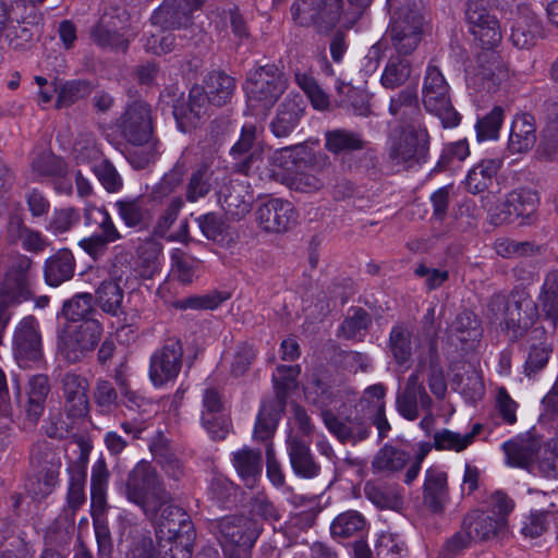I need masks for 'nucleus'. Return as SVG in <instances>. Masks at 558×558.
I'll return each instance as SVG.
<instances>
[{
  "label": "nucleus",
  "mask_w": 558,
  "mask_h": 558,
  "mask_svg": "<svg viewBox=\"0 0 558 558\" xmlns=\"http://www.w3.org/2000/svg\"><path fill=\"white\" fill-rule=\"evenodd\" d=\"M126 495L153 521L160 539L173 541L180 526L187 522V514L182 508L172 505L170 495L160 485L156 471L148 462L141 461L132 470L126 483Z\"/></svg>",
  "instance_id": "f257e3e1"
},
{
  "label": "nucleus",
  "mask_w": 558,
  "mask_h": 558,
  "mask_svg": "<svg viewBox=\"0 0 558 558\" xmlns=\"http://www.w3.org/2000/svg\"><path fill=\"white\" fill-rule=\"evenodd\" d=\"M428 148V134L418 124L396 128L387 143L388 161L397 170L408 169L425 157Z\"/></svg>",
  "instance_id": "f03ea898"
},
{
  "label": "nucleus",
  "mask_w": 558,
  "mask_h": 558,
  "mask_svg": "<svg viewBox=\"0 0 558 558\" xmlns=\"http://www.w3.org/2000/svg\"><path fill=\"white\" fill-rule=\"evenodd\" d=\"M286 88L287 81L277 66H260L251 72L245 82L247 106L256 114H264L275 105Z\"/></svg>",
  "instance_id": "7ed1b4c3"
},
{
  "label": "nucleus",
  "mask_w": 558,
  "mask_h": 558,
  "mask_svg": "<svg viewBox=\"0 0 558 558\" xmlns=\"http://www.w3.org/2000/svg\"><path fill=\"white\" fill-rule=\"evenodd\" d=\"M490 308L496 312V319L502 318L506 328L512 331L514 338L522 336L538 317L535 302L523 291L512 293L509 299L504 295L494 296Z\"/></svg>",
  "instance_id": "20e7f679"
},
{
  "label": "nucleus",
  "mask_w": 558,
  "mask_h": 558,
  "mask_svg": "<svg viewBox=\"0 0 558 558\" xmlns=\"http://www.w3.org/2000/svg\"><path fill=\"white\" fill-rule=\"evenodd\" d=\"M449 89L440 70L429 64L423 82V104L429 113L440 120L444 128H454L460 121V116L451 104Z\"/></svg>",
  "instance_id": "39448f33"
},
{
  "label": "nucleus",
  "mask_w": 558,
  "mask_h": 558,
  "mask_svg": "<svg viewBox=\"0 0 558 558\" xmlns=\"http://www.w3.org/2000/svg\"><path fill=\"white\" fill-rule=\"evenodd\" d=\"M62 452L63 449L52 441L43 440L34 445L31 452V464L38 484V487L34 489L36 495L46 496L58 484Z\"/></svg>",
  "instance_id": "423d86ee"
},
{
  "label": "nucleus",
  "mask_w": 558,
  "mask_h": 558,
  "mask_svg": "<svg viewBox=\"0 0 558 558\" xmlns=\"http://www.w3.org/2000/svg\"><path fill=\"white\" fill-rule=\"evenodd\" d=\"M424 17L414 5L395 11L390 25L392 46L399 54H410L418 46L423 35Z\"/></svg>",
  "instance_id": "0eeeda50"
},
{
  "label": "nucleus",
  "mask_w": 558,
  "mask_h": 558,
  "mask_svg": "<svg viewBox=\"0 0 558 558\" xmlns=\"http://www.w3.org/2000/svg\"><path fill=\"white\" fill-rule=\"evenodd\" d=\"M509 77L508 65L495 48L477 53L475 63L468 72V83L476 89L487 92L497 90Z\"/></svg>",
  "instance_id": "6e6552de"
},
{
  "label": "nucleus",
  "mask_w": 558,
  "mask_h": 558,
  "mask_svg": "<svg viewBox=\"0 0 558 558\" xmlns=\"http://www.w3.org/2000/svg\"><path fill=\"white\" fill-rule=\"evenodd\" d=\"M100 335V324L94 319L70 325L60 338V351L68 362L76 363L94 351Z\"/></svg>",
  "instance_id": "1a4fd4ad"
},
{
  "label": "nucleus",
  "mask_w": 558,
  "mask_h": 558,
  "mask_svg": "<svg viewBox=\"0 0 558 558\" xmlns=\"http://www.w3.org/2000/svg\"><path fill=\"white\" fill-rule=\"evenodd\" d=\"M466 23L474 40L482 50L496 48L502 38L497 17L480 1H470L466 9Z\"/></svg>",
  "instance_id": "9d476101"
},
{
  "label": "nucleus",
  "mask_w": 558,
  "mask_h": 558,
  "mask_svg": "<svg viewBox=\"0 0 558 558\" xmlns=\"http://www.w3.org/2000/svg\"><path fill=\"white\" fill-rule=\"evenodd\" d=\"M36 280L33 260L26 255H17L5 271L0 293L11 300L26 299L33 294Z\"/></svg>",
  "instance_id": "9b49d317"
},
{
  "label": "nucleus",
  "mask_w": 558,
  "mask_h": 558,
  "mask_svg": "<svg viewBox=\"0 0 558 558\" xmlns=\"http://www.w3.org/2000/svg\"><path fill=\"white\" fill-rule=\"evenodd\" d=\"M183 349L179 340L169 339L150 357L149 377L160 387L177 378L182 365Z\"/></svg>",
  "instance_id": "f8f14e48"
},
{
  "label": "nucleus",
  "mask_w": 558,
  "mask_h": 558,
  "mask_svg": "<svg viewBox=\"0 0 558 558\" xmlns=\"http://www.w3.org/2000/svg\"><path fill=\"white\" fill-rule=\"evenodd\" d=\"M13 353L17 364L27 368L41 357V337L38 323L32 316L23 318L17 325L13 339Z\"/></svg>",
  "instance_id": "ddd939ff"
},
{
  "label": "nucleus",
  "mask_w": 558,
  "mask_h": 558,
  "mask_svg": "<svg viewBox=\"0 0 558 558\" xmlns=\"http://www.w3.org/2000/svg\"><path fill=\"white\" fill-rule=\"evenodd\" d=\"M294 21L301 26L327 31L338 19L337 0H300L292 7Z\"/></svg>",
  "instance_id": "4468645a"
},
{
  "label": "nucleus",
  "mask_w": 558,
  "mask_h": 558,
  "mask_svg": "<svg viewBox=\"0 0 558 558\" xmlns=\"http://www.w3.org/2000/svg\"><path fill=\"white\" fill-rule=\"evenodd\" d=\"M537 203L535 191L525 187L514 189L506 195L500 205L490 209L492 221L495 225H502L530 216L535 211Z\"/></svg>",
  "instance_id": "2eb2a0df"
},
{
  "label": "nucleus",
  "mask_w": 558,
  "mask_h": 558,
  "mask_svg": "<svg viewBox=\"0 0 558 558\" xmlns=\"http://www.w3.org/2000/svg\"><path fill=\"white\" fill-rule=\"evenodd\" d=\"M256 219L264 231L282 233L295 225L296 211L290 202L271 198L258 207Z\"/></svg>",
  "instance_id": "dca6fc26"
},
{
  "label": "nucleus",
  "mask_w": 558,
  "mask_h": 558,
  "mask_svg": "<svg viewBox=\"0 0 558 558\" xmlns=\"http://www.w3.org/2000/svg\"><path fill=\"white\" fill-rule=\"evenodd\" d=\"M425 363L426 362L420 360L416 372L408 378L403 391L397 397V410L401 416L409 421L417 418L418 404L424 410H429L433 404V401L427 395L420 376V373L425 367Z\"/></svg>",
  "instance_id": "f3484780"
},
{
  "label": "nucleus",
  "mask_w": 558,
  "mask_h": 558,
  "mask_svg": "<svg viewBox=\"0 0 558 558\" xmlns=\"http://www.w3.org/2000/svg\"><path fill=\"white\" fill-rule=\"evenodd\" d=\"M124 137L134 146L151 148L150 109L145 102L132 104L121 118Z\"/></svg>",
  "instance_id": "a211bd4d"
},
{
  "label": "nucleus",
  "mask_w": 558,
  "mask_h": 558,
  "mask_svg": "<svg viewBox=\"0 0 558 558\" xmlns=\"http://www.w3.org/2000/svg\"><path fill=\"white\" fill-rule=\"evenodd\" d=\"M64 410L70 417H82L88 411V383L72 372L64 374L60 381Z\"/></svg>",
  "instance_id": "6ab92c4d"
},
{
  "label": "nucleus",
  "mask_w": 558,
  "mask_h": 558,
  "mask_svg": "<svg viewBox=\"0 0 558 558\" xmlns=\"http://www.w3.org/2000/svg\"><path fill=\"white\" fill-rule=\"evenodd\" d=\"M541 448V438L532 433L517 436L502 444L507 465L526 470L535 461Z\"/></svg>",
  "instance_id": "aec40b11"
},
{
  "label": "nucleus",
  "mask_w": 558,
  "mask_h": 558,
  "mask_svg": "<svg viewBox=\"0 0 558 558\" xmlns=\"http://www.w3.org/2000/svg\"><path fill=\"white\" fill-rule=\"evenodd\" d=\"M541 35L542 25L536 15L527 7L519 5L511 23V43L520 49H529Z\"/></svg>",
  "instance_id": "412c9836"
},
{
  "label": "nucleus",
  "mask_w": 558,
  "mask_h": 558,
  "mask_svg": "<svg viewBox=\"0 0 558 558\" xmlns=\"http://www.w3.org/2000/svg\"><path fill=\"white\" fill-rule=\"evenodd\" d=\"M222 402L217 390L208 388L203 397L202 424L213 439H223L228 432L229 425L221 414Z\"/></svg>",
  "instance_id": "4be33fe9"
},
{
  "label": "nucleus",
  "mask_w": 558,
  "mask_h": 558,
  "mask_svg": "<svg viewBox=\"0 0 558 558\" xmlns=\"http://www.w3.org/2000/svg\"><path fill=\"white\" fill-rule=\"evenodd\" d=\"M213 104L201 86H194L190 92L185 106L174 107V117L182 130L195 126L205 116L209 114Z\"/></svg>",
  "instance_id": "5701e85b"
},
{
  "label": "nucleus",
  "mask_w": 558,
  "mask_h": 558,
  "mask_svg": "<svg viewBox=\"0 0 558 558\" xmlns=\"http://www.w3.org/2000/svg\"><path fill=\"white\" fill-rule=\"evenodd\" d=\"M50 387L45 375L32 376L26 387V401L21 403L25 412L26 422L34 426L39 421L45 410V403Z\"/></svg>",
  "instance_id": "b1692460"
},
{
  "label": "nucleus",
  "mask_w": 558,
  "mask_h": 558,
  "mask_svg": "<svg viewBox=\"0 0 558 558\" xmlns=\"http://www.w3.org/2000/svg\"><path fill=\"white\" fill-rule=\"evenodd\" d=\"M300 161V148L284 147L276 150H269L267 154V163L263 172L268 179L279 181L284 184L286 179L294 170Z\"/></svg>",
  "instance_id": "393cba45"
},
{
  "label": "nucleus",
  "mask_w": 558,
  "mask_h": 558,
  "mask_svg": "<svg viewBox=\"0 0 558 558\" xmlns=\"http://www.w3.org/2000/svg\"><path fill=\"white\" fill-rule=\"evenodd\" d=\"M536 142L535 120L531 114H517L511 123L508 149L512 154H524L533 148Z\"/></svg>",
  "instance_id": "a878e982"
},
{
  "label": "nucleus",
  "mask_w": 558,
  "mask_h": 558,
  "mask_svg": "<svg viewBox=\"0 0 558 558\" xmlns=\"http://www.w3.org/2000/svg\"><path fill=\"white\" fill-rule=\"evenodd\" d=\"M305 106L300 96L287 97L279 106L277 114L271 122L275 136H288L299 124L304 114Z\"/></svg>",
  "instance_id": "bb28decb"
},
{
  "label": "nucleus",
  "mask_w": 558,
  "mask_h": 558,
  "mask_svg": "<svg viewBox=\"0 0 558 558\" xmlns=\"http://www.w3.org/2000/svg\"><path fill=\"white\" fill-rule=\"evenodd\" d=\"M75 259L68 248H61L49 256L44 264V278L47 284L59 287L73 277Z\"/></svg>",
  "instance_id": "cd10ccee"
},
{
  "label": "nucleus",
  "mask_w": 558,
  "mask_h": 558,
  "mask_svg": "<svg viewBox=\"0 0 558 558\" xmlns=\"http://www.w3.org/2000/svg\"><path fill=\"white\" fill-rule=\"evenodd\" d=\"M424 504L433 512H441L448 501L447 474L437 469L426 471L424 482Z\"/></svg>",
  "instance_id": "c85d7f7f"
},
{
  "label": "nucleus",
  "mask_w": 558,
  "mask_h": 558,
  "mask_svg": "<svg viewBox=\"0 0 558 558\" xmlns=\"http://www.w3.org/2000/svg\"><path fill=\"white\" fill-rule=\"evenodd\" d=\"M218 196L225 209L231 215L242 216L250 210L252 195L242 182L232 181L229 185L221 186Z\"/></svg>",
  "instance_id": "c756f323"
},
{
  "label": "nucleus",
  "mask_w": 558,
  "mask_h": 558,
  "mask_svg": "<svg viewBox=\"0 0 558 558\" xmlns=\"http://www.w3.org/2000/svg\"><path fill=\"white\" fill-rule=\"evenodd\" d=\"M325 180L312 165L302 162L295 166L294 170L286 179L284 185L292 191L300 193H315L323 189Z\"/></svg>",
  "instance_id": "7c9ffc66"
},
{
  "label": "nucleus",
  "mask_w": 558,
  "mask_h": 558,
  "mask_svg": "<svg viewBox=\"0 0 558 558\" xmlns=\"http://www.w3.org/2000/svg\"><path fill=\"white\" fill-rule=\"evenodd\" d=\"M502 163L504 159L499 157L483 159L469 171L465 179L466 189L473 194L488 189Z\"/></svg>",
  "instance_id": "2f4dec72"
},
{
  "label": "nucleus",
  "mask_w": 558,
  "mask_h": 558,
  "mask_svg": "<svg viewBox=\"0 0 558 558\" xmlns=\"http://www.w3.org/2000/svg\"><path fill=\"white\" fill-rule=\"evenodd\" d=\"M233 466L247 487H254L262 470L259 451L242 448L233 453Z\"/></svg>",
  "instance_id": "473e14b6"
},
{
  "label": "nucleus",
  "mask_w": 558,
  "mask_h": 558,
  "mask_svg": "<svg viewBox=\"0 0 558 558\" xmlns=\"http://www.w3.org/2000/svg\"><path fill=\"white\" fill-rule=\"evenodd\" d=\"M364 492L368 500L379 509L399 511L403 506L398 486L366 483Z\"/></svg>",
  "instance_id": "72a5a7b5"
},
{
  "label": "nucleus",
  "mask_w": 558,
  "mask_h": 558,
  "mask_svg": "<svg viewBox=\"0 0 558 558\" xmlns=\"http://www.w3.org/2000/svg\"><path fill=\"white\" fill-rule=\"evenodd\" d=\"M290 462L294 472L303 477H314L319 466L314 462L308 444L291 438L289 442Z\"/></svg>",
  "instance_id": "f704fd0d"
},
{
  "label": "nucleus",
  "mask_w": 558,
  "mask_h": 558,
  "mask_svg": "<svg viewBox=\"0 0 558 558\" xmlns=\"http://www.w3.org/2000/svg\"><path fill=\"white\" fill-rule=\"evenodd\" d=\"M96 302L107 314L118 316L122 313L123 290L114 279L104 280L95 291Z\"/></svg>",
  "instance_id": "c9c22d12"
},
{
  "label": "nucleus",
  "mask_w": 558,
  "mask_h": 558,
  "mask_svg": "<svg viewBox=\"0 0 558 558\" xmlns=\"http://www.w3.org/2000/svg\"><path fill=\"white\" fill-rule=\"evenodd\" d=\"M8 232L11 241H19L22 247L31 253H41L49 245L41 232L27 228L17 220L10 222Z\"/></svg>",
  "instance_id": "e433bc0d"
},
{
  "label": "nucleus",
  "mask_w": 558,
  "mask_h": 558,
  "mask_svg": "<svg viewBox=\"0 0 558 558\" xmlns=\"http://www.w3.org/2000/svg\"><path fill=\"white\" fill-rule=\"evenodd\" d=\"M365 529V518L355 510H349L338 514L330 525L331 534L337 538L359 536Z\"/></svg>",
  "instance_id": "4c0bfd02"
},
{
  "label": "nucleus",
  "mask_w": 558,
  "mask_h": 558,
  "mask_svg": "<svg viewBox=\"0 0 558 558\" xmlns=\"http://www.w3.org/2000/svg\"><path fill=\"white\" fill-rule=\"evenodd\" d=\"M203 88L213 106L220 107L230 101L234 90V81L225 73L215 72L208 76Z\"/></svg>",
  "instance_id": "58836bf2"
},
{
  "label": "nucleus",
  "mask_w": 558,
  "mask_h": 558,
  "mask_svg": "<svg viewBox=\"0 0 558 558\" xmlns=\"http://www.w3.org/2000/svg\"><path fill=\"white\" fill-rule=\"evenodd\" d=\"M325 147L332 154H347L364 147L362 137L352 131L337 129L326 133Z\"/></svg>",
  "instance_id": "ea45409f"
},
{
  "label": "nucleus",
  "mask_w": 558,
  "mask_h": 558,
  "mask_svg": "<svg viewBox=\"0 0 558 558\" xmlns=\"http://www.w3.org/2000/svg\"><path fill=\"white\" fill-rule=\"evenodd\" d=\"M482 426L475 424L472 430L466 434H460L450 429H441L434 435V446L437 450H453L460 452L468 448L480 433Z\"/></svg>",
  "instance_id": "a19ab883"
},
{
  "label": "nucleus",
  "mask_w": 558,
  "mask_h": 558,
  "mask_svg": "<svg viewBox=\"0 0 558 558\" xmlns=\"http://www.w3.org/2000/svg\"><path fill=\"white\" fill-rule=\"evenodd\" d=\"M411 63L398 56H391L381 74L380 83L385 88L395 89L403 85L411 75Z\"/></svg>",
  "instance_id": "79ce46f5"
},
{
  "label": "nucleus",
  "mask_w": 558,
  "mask_h": 558,
  "mask_svg": "<svg viewBox=\"0 0 558 558\" xmlns=\"http://www.w3.org/2000/svg\"><path fill=\"white\" fill-rule=\"evenodd\" d=\"M409 458L408 452L392 446H385L377 452L372 465L376 472H398L405 466Z\"/></svg>",
  "instance_id": "37998d69"
},
{
  "label": "nucleus",
  "mask_w": 558,
  "mask_h": 558,
  "mask_svg": "<svg viewBox=\"0 0 558 558\" xmlns=\"http://www.w3.org/2000/svg\"><path fill=\"white\" fill-rule=\"evenodd\" d=\"M216 180V178L214 179V171L207 163L199 165L190 178L186 187L187 201L196 202L204 197L211 190Z\"/></svg>",
  "instance_id": "c03bdc74"
},
{
  "label": "nucleus",
  "mask_w": 558,
  "mask_h": 558,
  "mask_svg": "<svg viewBox=\"0 0 558 558\" xmlns=\"http://www.w3.org/2000/svg\"><path fill=\"white\" fill-rule=\"evenodd\" d=\"M84 216L87 225H96L101 230L99 235L105 240L116 242L121 239V234L114 226L111 216L105 208L87 204Z\"/></svg>",
  "instance_id": "a18cd8bd"
},
{
  "label": "nucleus",
  "mask_w": 558,
  "mask_h": 558,
  "mask_svg": "<svg viewBox=\"0 0 558 558\" xmlns=\"http://www.w3.org/2000/svg\"><path fill=\"white\" fill-rule=\"evenodd\" d=\"M389 349L399 365L407 364L412 355L411 331L403 325L395 326L389 336Z\"/></svg>",
  "instance_id": "49530a36"
},
{
  "label": "nucleus",
  "mask_w": 558,
  "mask_h": 558,
  "mask_svg": "<svg viewBox=\"0 0 558 558\" xmlns=\"http://www.w3.org/2000/svg\"><path fill=\"white\" fill-rule=\"evenodd\" d=\"M36 32L35 26L29 27L25 23L7 20L0 35L4 36L8 45L13 49H25L33 41Z\"/></svg>",
  "instance_id": "de8ad7c7"
},
{
  "label": "nucleus",
  "mask_w": 558,
  "mask_h": 558,
  "mask_svg": "<svg viewBox=\"0 0 558 558\" xmlns=\"http://www.w3.org/2000/svg\"><path fill=\"white\" fill-rule=\"evenodd\" d=\"M244 521L241 519H226L220 523V543L226 551L233 545L236 546L238 553L243 551L241 547L248 546V537H246L242 526Z\"/></svg>",
  "instance_id": "09e8293b"
},
{
  "label": "nucleus",
  "mask_w": 558,
  "mask_h": 558,
  "mask_svg": "<svg viewBox=\"0 0 558 558\" xmlns=\"http://www.w3.org/2000/svg\"><path fill=\"white\" fill-rule=\"evenodd\" d=\"M463 527L471 534L474 541H485L496 532V522L482 512L474 511L463 521Z\"/></svg>",
  "instance_id": "8fccbe9b"
},
{
  "label": "nucleus",
  "mask_w": 558,
  "mask_h": 558,
  "mask_svg": "<svg viewBox=\"0 0 558 558\" xmlns=\"http://www.w3.org/2000/svg\"><path fill=\"white\" fill-rule=\"evenodd\" d=\"M389 112L400 119L412 118L418 113L417 95L414 88H405L390 100Z\"/></svg>",
  "instance_id": "3c124183"
},
{
  "label": "nucleus",
  "mask_w": 558,
  "mask_h": 558,
  "mask_svg": "<svg viewBox=\"0 0 558 558\" xmlns=\"http://www.w3.org/2000/svg\"><path fill=\"white\" fill-rule=\"evenodd\" d=\"M116 207L121 220L130 228L143 225L149 216L138 198L118 201Z\"/></svg>",
  "instance_id": "603ef678"
},
{
  "label": "nucleus",
  "mask_w": 558,
  "mask_h": 558,
  "mask_svg": "<svg viewBox=\"0 0 558 558\" xmlns=\"http://www.w3.org/2000/svg\"><path fill=\"white\" fill-rule=\"evenodd\" d=\"M295 80L299 87L306 94L314 109H328L330 105L328 95L311 75L296 73Z\"/></svg>",
  "instance_id": "864d4df0"
},
{
  "label": "nucleus",
  "mask_w": 558,
  "mask_h": 558,
  "mask_svg": "<svg viewBox=\"0 0 558 558\" xmlns=\"http://www.w3.org/2000/svg\"><path fill=\"white\" fill-rule=\"evenodd\" d=\"M505 111L500 106L494 107L485 117L476 123L478 141L496 140L504 122Z\"/></svg>",
  "instance_id": "5fc2aeb1"
},
{
  "label": "nucleus",
  "mask_w": 558,
  "mask_h": 558,
  "mask_svg": "<svg viewBox=\"0 0 558 558\" xmlns=\"http://www.w3.org/2000/svg\"><path fill=\"white\" fill-rule=\"evenodd\" d=\"M198 262L187 256L182 250L171 252V272L183 283L192 282Z\"/></svg>",
  "instance_id": "6e6d98bb"
},
{
  "label": "nucleus",
  "mask_w": 558,
  "mask_h": 558,
  "mask_svg": "<svg viewBox=\"0 0 558 558\" xmlns=\"http://www.w3.org/2000/svg\"><path fill=\"white\" fill-rule=\"evenodd\" d=\"M428 354V386L433 395L441 399L447 392V383L441 366L435 357L432 340L427 341Z\"/></svg>",
  "instance_id": "4d7b16f0"
},
{
  "label": "nucleus",
  "mask_w": 558,
  "mask_h": 558,
  "mask_svg": "<svg viewBox=\"0 0 558 558\" xmlns=\"http://www.w3.org/2000/svg\"><path fill=\"white\" fill-rule=\"evenodd\" d=\"M404 544L390 532H381L375 543L376 558H404Z\"/></svg>",
  "instance_id": "13d9d810"
},
{
  "label": "nucleus",
  "mask_w": 558,
  "mask_h": 558,
  "mask_svg": "<svg viewBox=\"0 0 558 558\" xmlns=\"http://www.w3.org/2000/svg\"><path fill=\"white\" fill-rule=\"evenodd\" d=\"M549 512L550 510L548 508L546 510L532 511L524 515L521 521V534L526 538H536L543 535L549 526L547 517Z\"/></svg>",
  "instance_id": "bf43d9fd"
},
{
  "label": "nucleus",
  "mask_w": 558,
  "mask_h": 558,
  "mask_svg": "<svg viewBox=\"0 0 558 558\" xmlns=\"http://www.w3.org/2000/svg\"><path fill=\"white\" fill-rule=\"evenodd\" d=\"M537 470L546 478H558V438L549 440L537 460Z\"/></svg>",
  "instance_id": "052dcab7"
},
{
  "label": "nucleus",
  "mask_w": 558,
  "mask_h": 558,
  "mask_svg": "<svg viewBox=\"0 0 558 558\" xmlns=\"http://www.w3.org/2000/svg\"><path fill=\"white\" fill-rule=\"evenodd\" d=\"M160 247L154 241L145 242L140 248V274L144 278H151L159 271Z\"/></svg>",
  "instance_id": "680f3d73"
},
{
  "label": "nucleus",
  "mask_w": 558,
  "mask_h": 558,
  "mask_svg": "<svg viewBox=\"0 0 558 558\" xmlns=\"http://www.w3.org/2000/svg\"><path fill=\"white\" fill-rule=\"evenodd\" d=\"M452 331L461 342L475 340L480 336L478 325L475 316L471 312L459 314L452 325Z\"/></svg>",
  "instance_id": "e2e57ef3"
},
{
  "label": "nucleus",
  "mask_w": 558,
  "mask_h": 558,
  "mask_svg": "<svg viewBox=\"0 0 558 558\" xmlns=\"http://www.w3.org/2000/svg\"><path fill=\"white\" fill-rule=\"evenodd\" d=\"M93 298L89 293H81L65 302L63 305L64 316L72 320L77 322L84 319L90 314L93 310Z\"/></svg>",
  "instance_id": "0e129e2a"
},
{
  "label": "nucleus",
  "mask_w": 558,
  "mask_h": 558,
  "mask_svg": "<svg viewBox=\"0 0 558 558\" xmlns=\"http://www.w3.org/2000/svg\"><path fill=\"white\" fill-rule=\"evenodd\" d=\"M495 408L505 423L513 425L517 422L519 404L505 387L496 388Z\"/></svg>",
  "instance_id": "69168bd1"
},
{
  "label": "nucleus",
  "mask_w": 558,
  "mask_h": 558,
  "mask_svg": "<svg viewBox=\"0 0 558 558\" xmlns=\"http://www.w3.org/2000/svg\"><path fill=\"white\" fill-rule=\"evenodd\" d=\"M90 88L83 81L66 82L59 90L57 98V107H68L81 98L89 95Z\"/></svg>",
  "instance_id": "338daca9"
},
{
  "label": "nucleus",
  "mask_w": 558,
  "mask_h": 558,
  "mask_svg": "<svg viewBox=\"0 0 558 558\" xmlns=\"http://www.w3.org/2000/svg\"><path fill=\"white\" fill-rule=\"evenodd\" d=\"M472 542L471 534L462 526L460 531L447 539L437 558H456L469 548Z\"/></svg>",
  "instance_id": "774afa93"
}]
</instances>
